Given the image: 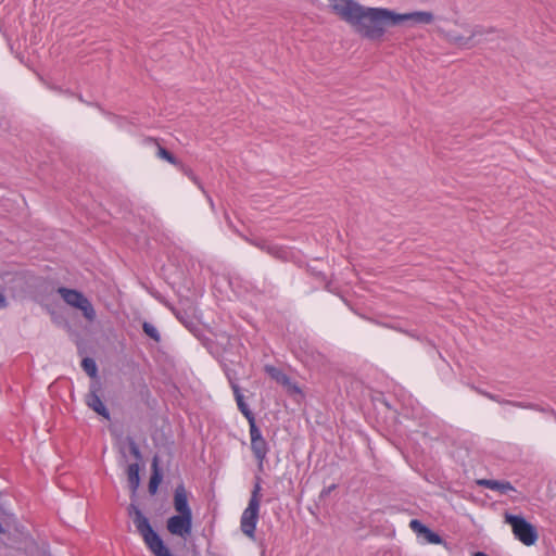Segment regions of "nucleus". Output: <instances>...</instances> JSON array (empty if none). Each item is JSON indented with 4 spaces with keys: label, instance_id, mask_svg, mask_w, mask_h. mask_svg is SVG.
<instances>
[{
    "label": "nucleus",
    "instance_id": "nucleus-7",
    "mask_svg": "<svg viewBox=\"0 0 556 556\" xmlns=\"http://www.w3.org/2000/svg\"><path fill=\"white\" fill-rule=\"evenodd\" d=\"M389 15L391 26H397L404 22H412L414 24H430L434 20V15L427 11L397 13L389 9Z\"/></svg>",
    "mask_w": 556,
    "mask_h": 556
},
{
    "label": "nucleus",
    "instance_id": "nucleus-25",
    "mask_svg": "<svg viewBox=\"0 0 556 556\" xmlns=\"http://www.w3.org/2000/svg\"><path fill=\"white\" fill-rule=\"evenodd\" d=\"M484 395L488 399H490L492 401H496V402H498L501 404H509V405H514V406H518V407H523V405L521 403H515V402H511V401H508V400L501 401V400H498V397L496 395L491 394V393H484Z\"/></svg>",
    "mask_w": 556,
    "mask_h": 556
},
{
    "label": "nucleus",
    "instance_id": "nucleus-28",
    "mask_svg": "<svg viewBox=\"0 0 556 556\" xmlns=\"http://www.w3.org/2000/svg\"><path fill=\"white\" fill-rule=\"evenodd\" d=\"M8 306V300L3 293L0 292V309H3Z\"/></svg>",
    "mask_w": 556,
    "mask_h": 556
},
{
    "label": "nucleus",
    "instance_id": "nucleus-11",
    "mask_svg": "<svg viewBox=\"0 0 556 556\" xmlns=\"http://www.w3.org/2000/svg\"><path fill=\"white\" fill-rule=\"evenodd\" d=\"M265 371L274 379L277 383L286 388L290 394H301L299 386L291 380V378L285 374L281 369L267 365Z\"/></svg>",
    "mask_w": 556,
    "mask_h": 556
},
{
    "label": "nucleus",
    "instance_id": "nucleus-13",
    "mask_svg": "<svg viewBox=\"0 0 556 556\" xmlns=\"http://www.w3.org/2000/svg\"><path fill=\"white\" fill-rule=\"evenodd\" d=\"M231 389L233 391V395L237 402L238 409L241 414L247 418L249 426L256 424L255 416L253 412L249 408L248 404L244 401V396L241 393V390L238 384L232 383Z\"/></svg>",
    "mask_w": 556,
    "mask_h": 556
},
{
    "label": "nucleus",
    "instance_id": "nucleus-10",
    "mask_svg": "<svg viewBox=\"0 0 556 556\" xmlns=\"http://www.w3.org/2000/svg\"><path fill=\"white\" fill-rule=\"evenodd\" d=\"M492 28H484L482 26H476L472 30L470 36L465 37L455 33H448L447 39L450 42L462 47V48H471L479 43V40H477V37H481L483 35L492 33Z\"/></svg>",
    "mask_w": 556,
    "mask_h": 556
},
{
    "label": "nucleus",
    "instance_id": "nucleus-12",
    "mask_svg": "<svg viewBox=\"0 0 556 556\" xmlns=\"http://www.w3.org/2000/svg\"><path fill=\"white\" fill-rule=\"evenodd\" d=\"M190 493L187 491L184 483L176 485L174 490L173 505L178 514H192V509L189 505Z\"/></svg>",
    "mask_w": 556,
    "mask_h": 556
},
{
    "label": "nucleus",
    "instance_id": "nucleus-21",
    "mask_svg": "<svg viewBox=\"0 0 556 556\" xmlns=\"http://www.w3.org/2000/svg\"><path fill=\"white\" fill-rule=\"evenodd\" d=\"M184 175L190 178L202 191H204L203 186L191 168L185 166L181 162L176 166Z\"/></svg>",
    "mask_w": 556,
    "mask_h": 556
},
{
    "label": "nucleus",
    "instance_id": "nucleus-20",
    "mask_svg": "<svg viewBox=\"0 0 556 556\" xmlns=\"http://www.w3.org/2000/svg\"><path fill=\"white\" fill-rule=\"evenodd\" d=\"M261 482H262V479L260 476H255V482H254V485H253V490L251 492V497L249 500V503L251 504H260L261 505V491H262V485H261Z\"/></svg>",
    "mask_w": 556,
    "mask_h": 556
},
{
    "label": "nucleus",
    "instance_id": "nucleus-29",
    "mask_svg": "<svg viewBox=\"0 0 556 556\" xmlns=\"http://www.w3.org/2000/svg\"><path fill=\"white\" fill-rule=\"evenodd\" d=\"M473 556H489L488 554L483 553V552H476L473 554Z\"/></svg>",
    "mask_w": 556,
    "mask_h": 556
},
{
    "label": "nucleus",
    "instance_id": "nucleus-4",
    "mask_svg": "<svg viewBox=\"0 0 556 556\" xmlns=\"http://www.w3.org/2000/svg\"><path fill=\"white\" fill-rule=\"evenodd\" d=\"M505 522L511 527L515 538L522 544L531 546L538 541L535 527L522 516L505 514Z\"/></svg>",
    "mask_w": 556,
    "mask_h": 556
},
{
    "label": "nucleus",
    "instance_id": "nucleus-2",
    "mask_svg": "<svg viewBox=\"0 0 556 556\" xmlns=\"http://www.w3.org/2000/svg\"><path fill=\"white\" fill-rule=\"evenodd\" d=\"M128 510L129 515L132 516L134 525L138 533L142 536L148 549L154 556H174L162 538L153 530L149 519L143 515L140 508L131 504Z\"/></svg>",
    "mask_w": 556,
    "mask_h": 556
},
{
    "label": "nucleus",
    "instance_id": "nucleus-30",
    "mask_svg": "<svg viewBox=\"0 0 556 556\" xmlns=\"http://www.w3.org/2000/svg\"><path fill=\"white\" fill-rule=\"evenodd\" d=\"M4 533V528L3 526L0 523V534Z\"/></svg>",
    "mask_w": 556,
    "mask_h": 556
},
{
    "label": "nucleus",
    "instance_id": "nucleus-9",
    "mask_svg": "<svg viewBox=\"0 0 556 556\" xmlns=\"http://www.w3.org/2000/svg\"><path fill=\"white\" fill-rule=\"evenodd\" d=\"M101 391V383L94 381L90 384L89 392L86 395V404L89 408L94 410L98 415L105 419H110L111 415L104 403L102 402L99 393Z\"/></svg>",
    "mask_w": 556,
    "mask_h": 556
},
{
    "label": "nucleus",
    "instance_id": "nucleus-18",
    "mask_svg": "<svg viewBox=\"0 0 556 556\" xmlns=\"http://www.w3.org/2000/svg\"><path fill=\"white\" fill-rule=\"evenodd\" d=\"M81 367L84 371L91 378H96L98 375V367L96 361L91 357H85L81 361Z\"/></svg>",
    "mask_w": 556,
    "mask_h": 556
},
{
    "label": "nucleus",
    "instance_id": "nucleus-14",
    "mask_svg": "<svg viewBox=\"0 0 556 556\" xmlns=\"http://www.w3.org/2000/svg\"><path fill=\"white\" fill-rule=\"evenodd\" d=\"M478 483L486 489L497 491L501 494H507L510 491H516V489L509 481L482 479L479 480Z\"/></svg>",
    "mask_w": 556,
    "mask_h": 556
},
{
    "label": "nucleus",
    "instance_id": "nucleus-24",
    "mask_svg": "<svg viewBox=\"0 0 556 556\" xmlns=\"http://www.w3.org/2000/svg\"><path fill=\"white\" fill-rule=\"evenodd\" d=\"M127 443H128V446H129L130 454L137 460H141L142 459V454H141L140 448H139L138 444L136 443V441L131 437H127Z\"/></svg>",
    "mask_w": 556,
    "mask_h": 556
},
{
    "label": "nucleus",
    "instance_id": "nucleus-8",
    "mask_svg": "<svg viewBox=\"0 0 556 556\" xmlns=\"http://www.w3.org/2000/svg\"><path fill=\"white\" fill-rule=\"evenodd\" d=\"M260 506V504L248 503V507L243 510L241 515V531L250 539H254L255 529L258 521Z\"/></svg>",
    "mask_w": 556,
    "mask_h": 556
},
{
    "label": "nucleus",
    "instance_id": "nucleus-22",
    "mask_svg": "<svg viewBox=\"0 0 556 556\" xmlns=\"http://www.w3.org/2000/svg\"><path fill=\"white\" fill-rule=\"evenodd\" d=\"M421 538L426 543L430 544H441L443 542L442 538L438 533L433 532L430 528H427Z\"/></svg>",
    "mask_w": 556,
    "mask_h": 556
},
{
    "label": "nucleus",
    "instance_id": "nucleus-15",
    "mask_svg": "<svg viewBox=\"0 0 556 556\" xmlns=\"http://www.w3.org/2000/svg\"><path fill=\"white\" fill-rule=\"evenodd\" d=\"M162 471L159 468V458L155 456L152 460V475L148 484V490L151 495H154L162 481Z\"/></svg>",
    "mask_w": 556,
    "mask_h": 556
},
{
    "label": "nucleus",
    "instance_id": "nucleus-26",
    "mask_svg": "<svg viewBox=\"0 0 556 556\" xmlns=\"http://www.w3.org/2000/svg\"><path fill=\"white\" fill-rule=\"evenodd\" d=\"M336 488H337V484H331V485H329V486H327V488H324V489L321 490L320 494H319V497H320V498H325V497L329 496V495H330V493H331L333 490H336Z\"/></svg>",
    "mask_w": 556,
    "mask_h": 556
},
{
    "label": "nucleus",
    "instance_id": "nucleus-19",
    "mask_svg": "<svg viewBox=\"0 0 556 556\" xmlns=\"http://www.w3.org/2000/svg\"><path fill=\"white\" fill-rule=\"evenodd\" d=\"M143 332L151 338L154 342L159 343L161 341V334L156 327L149 321H143L142 324Z\"/></svg>",
    "mask_w": 556,
    "mask_h": 556
},
{
    "label": "nucleus",
    "instance_id": "nucleus-27",
    "mask_svg": "<svg viewBox=\"0 0 556 556\" xmlns=\"http://www.w3.org/2000/svg\"><path fill=\"white\" fill-rule=\"evenodd\" d=\"M261 249L266 250L269 254H276L278 249L276 247H269V245H258Z\"/></svg>",
    "mask_w": 556,
    "mask_h": 556
},
{
    "label": "nucleus",
    "instance_id": "nucleus-16",
    "mask_svg": "<svg viewBox=\"0 0 556 556\" xmlns=\"http://www.w3.org/2000/svg\"><path fill=\"white\" fill-rule=\"evenodd\" d=\"M139 470H140V468H139L138 463L130 464L127 467V471H126L127 481H128V485H129V489L132 492V494H135L137 492L139 484H140Z\"/></svg>",
    "mask_w": 556,
    "mask_h": 556
},
{
    "label": "nucleus",
    "instance_id": "nucleus-6",
    "mask_svg": "<svg viewBox=\"0 0 556 556\" xmlns=\"http://www.w3.org/2000/svg\"><path fill=\"white\" fill-rule=\"evenodd\" d=\"M192 514H176L166 521L167 531L176 536L187 539L192 531Z\"/></svg>",
    "mask_w": 556,
    "mask_h": 556
},
{
    "label": "nucleus",
    "instance_id": "nucleus-5",
    "mask_svg": "<svg viewBox=\"0 0 556 556\" xmlns=\"http://www.w3.org/2000/svg\"><path fill=\"white\" fill-rule=\"evenodd\" d=\"M250 427V439H251V451L253 456L257 463V470L260 472L264 471V464L267 460V455L269 453V444L266 439L263 437L261 429L256 424L249 426Z\"/></svg>",
    "mask_w": 556,
    "mask_h": 556
},
{
    "label": "nucleus",
    "instance_id": "nucleus-23",
    "mask_svg": "<svg viewBox=\"0 0 556 556\" xmlns=\"http://www.w3.org/2000/svg\"><path fill=\"white\" fill-rule=\"evenodd\" d=\"M409 528L417 534L418 538H421L428 527L418 519H412L409 522Z\"/></svg>",
    "mask_w": 556,
    "mask_h": 556
},
{
    "label": "nucleus",
    "instance_id": "nucleus-3",
    "mask_svg": "<svg viewBox=\"0 0 556 556\" xmlns=\"http://www.w3.org/2000/svg\"><path fill=\"white\" fill-rule=\"evenodd\" d=\"M56 292L66 304L79 309L88 321H93L96 319L97 314L93 305L83 292L75 289H68L66 287H59Z\"/></svg>",
    "mask_w": 556,
    "mask_h": 556
},
{
    "label": "nucleus",
    "instance_id": "nucleus-1",
    "mask_svg": "<svg viewBox=\"0 0 556 556\" xmlns=\"http://www.w3.org/2000/svg\"><path fill=\"white\" fill-rule=\"evenodd\" d=\"M332 12L369 40H379L390 25L389 9L370 8L355 0H328Z\"/></svg>",
    "mask_w": 556,
    "mask_h": 556
},
{
    "label": "nucleus",
    "instance_id": "nucleus-17",
    "mask_svg": "<svg viewBox=\"0 0 556 556\" xmlns=\"http://www.w3.org/2000/svg\"><path fill=\"white\" fill-rule=\"evenodd\" d=\"M149 141L155 143V146H156V155L160 159H163V160L167 161L168 163H170V164H173L175 166H177L179 164L180 161L173 153H170L168 150H166L164 147L159 144L153 139H149Z\"/></svg>",
    "mask_w": 556,
    "mask_h": 556
}]
</instances>
